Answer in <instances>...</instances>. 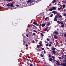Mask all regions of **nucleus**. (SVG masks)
<instances>
[{
    "instance_id": "obj_56",
    "label": "nucleus",
    "mask_w": 66,
    "mask_h": 66,
    "mask_svg": "<svg viewBox=\"0 0 66 66\" xmlns=\"http://www.w3.org/2000/svg\"><path fill=\"white\" fill-rule=\"evenodd\" d=\"M42 26V24H40L39 25V27H41Z\"/></svg>"
},
{
    "instance_id": "obj_58",
    "label": "nucleus",
    "mask_w": 66,
    "mask_h": 66,
    "mask_svg": "<svg viewBox=\"0 0 66 66\" xmlns=\"http://www.w3.org/2000/svg\"><path fill=\"white\" fill-rule=\"evenodd\" d=\"M32 43H35V41H32Z\"/></svg>"
},
{
    "instance_id": "obj_48",
    "label": "nucleus",
    "mask_w": 66,
    "mask_h": 66,
    "mask_svg": "<svg viewBox=\"0 0 66 66\" xmlns=\"http://www.w3.org/2000/svg\"><path fill=\"white\" fill-rule=\"evenodd\" d=\"M46 40H47V41H49V39L48 38H47Z\"/></svg>"
},
{
    "instance_id": "obj_29",
    "label": "nucleus",
    "mask_w": 66,
    "mask_h": 66,
    "mask_svg": "<svg viewBox=\"0 0 66 66\" xmlns=\"http://www.w3.org/2000/svg\"><path fill=\"white\" fill-rule=\"evenodd\" d=\"M48 19H49V18L48 17L46 18L45 19V20H46V21L47 20V19H48Z\"/></svg>"
},
{
    "instance_id": "obj_9",
    "label": "nucleus",
    "mask_w": 66,
    "mask_h": 66,
    "mask_svg": "<svg viewBox=\"0 0 66 66\" xmlns=\"http://www.w3.org/2000/svg\"><path fill=\"white\" fill-rule=\"evenodd\" d=\"M52 9L53 10H56V7H53L52 8Z\"/></svg>"
},
{
    "instance_id": "obj_35",
    "label": "nucleus",
    "mask_w": 66,
    "mask_h": 66,
    "mask_svg": "<svg viewBox=\"0 0 66 66\" xmlns=\"http://www.w3.org/2000/svg\"><path fill=\"white\" fill-rule=\"evenodd\" d=\"M45 46H49V44H45Z\"/></svg>"
},
{
    "instance_id": "obj_64",
    "label": "nucleus",
    "mask_w": 66,
    "mask_h": 66,
    "mask_svg": "<svg viewBox=\"0 0 66 66\" xmlns=\"http://www.w3.org/2000/svg\"><path fill=\"white\" fill-rule=\"evenodd\" d=\"M37 25V26H39V23H38Z\"/></svg>"
},
{
    "instance_id": "obj_34",
    "label": "nucleus",
    "mask_w": 66,
    "mask_h": 66,
    "mask_svg": "<svg viewBox=\"0 0 66 66\" xmlns=\"http://www.w3.org/2000/svg\"><path fill=\"white\" fill-rule=\"evenodd\" d=\"M34 27H35V29H38V28L37 27L35 26H34Z\"/></svg>"
},
{
    "instance_id": "obj_6",
    "label": "nucleus",
    "mask_w": 66,
    "mask_h": 66,
    "mask_svg": "<svg viewBox=\"0 0 66 66\" xmlns=\"http://www.w3.org/2000/svg\"><path fill=\"white\" fill-rule=\"evenodd\" d=\"M37 22L36 21H34V22H33V23L34 24H35V25H37Z\"/></svg>"
},
{
    "instance_id": "obj_54",
    "label": "nucleus",
    "mask_w": 66,
    "mask_h": 66,
    "mask_svg": "<svg viewBox=\"0 0 66 66\" xmlns=\"http://www.w3.org/2000/svg\"><path fill=\"white\" fill-rule=\"evenodd\" d=\"M27 27L28 28H29V27H30V25L28 24Z\"/></svg>"
},
{
    "instance_id": "obj_15",
    "label": "nucleus",
    "mask_w": 66,
    "mask_h": 66,
    "mask_svg": "<svg viewBox=\"0 0 66 66\" xmlns=\"http://www.w3.org/2000/svg\"><path fill=\"white\" fill-rule=\"evenodd\" d=\"M57 23H59V24H60L61 23V22H60V21H57Z\"/></svg>"
},
{
    "instance_id": "obj_4",
    "label": "nucleus",
    "mask_w": 66,
    "mask_h": 66,
    "mask_svg": "<svg viewBox=\"0 0 66 66\" xmlns=\"http://www.w3.org/2000/svg\"><path fill=\"white\" fill-rule=\"evenodd\" d=\"M57 18L55 16V18L53 19V21H57Z\"/></svg>"
},
{
    "instance_id": "obj_53",
    "label": "nucleus",
    "mask_w": 66,
    "mask_h": 66,
    "mask_svg": "<svg viewBox=\"0 0 66 66\" xmlns=\"http://www.w3.org/2000/svg\"><path fill=\"white\" fill-rule=\"evenodd\" d=\"M26 47H28V44H26Z\"/></svg>"
},
{
    "instance_id": "obj_8",
    "label": "nucleus",
    "mask_w": 66,
    "mask_h": 66,
    "mask_svg": "<svg viewBox=\"0 0 66 66\" xmlns=\"http://www.w3.org/2000/svg\"><path fill=\"white\" fill-rule=\"evenodd\" d=\"M51 49L52 50H53V51H55V49H56V48H53V47H51Z\"/></svg>"
},
{
    "instance_id": "obj_62",
    "label": "nucleus",
    "mask_w": 66,
    "mask_h": 66,
    "mask_svg": "<svg viewBox=\"0 0 66 66\" xmlns=\"http://www.w3.org/2000/svg\"><path fill=\"white\" fill-rule=\"evenodd\" d=\"M63 3H65V4H66V2L65 1L64 2H63Z\"/></svg>"
},
{
    "instance_id": "obj_5",
    "label": "nucleus",
    "mask_w": 66,
    "mask_h": 66,
    "mask_svg": "<svg viewBox=\"0 0 66 66\" xmlns=\"http://www.w3.org/2000/svg\"><path fill=\"white\" fill-rule=\"evenodd\" d=\"M50 28H49L48 27H47L45 29V31H46L47 30H50Z\"/></svg>"
},
{
    "instance_id": "obj_27",
    "label": "nucleus",
    "mask_w": 66,
    "mask_h": 66,
    "mask_svg": "<svg viewBox=\"0 0 66 66\" xmlns=\"http://www.w3.org/2000/svg\"><path fill=\"white\" fill-rule=\"evenodd\" d=\"M63 64V66H66V63H64Z\"/></svg>"
},
{
    "instance_id": "obj_18",
    "label": "nucleus",
    "mask_w": 66,
    "mask_h": 66,
    "mask_svg": "<svg viewBox=\"0 0 66 66\" xmlns=\"http://www.w3.org/2000/svg\"><path fill=\"white\" fill-rule=\"evenodd\" d=\"M65 60H63V62L64 63H66V58L65 59Z\"/></svg>"
},
{
    "instance_id": "obj_46",
    "label": "nucleus",
    "mask_w": 66,
    "mask_h": 66,
    "mask_svg": "<svg viewBox=\"0 0 66 66\" xmlns=\"http://www.w3.org/2000/svg\"><path fill=\"white\" fill-rule=\"evenodd\" d=\"M61 57H59L58 58L59 59H61Z\"/></svg>"
},
{
    "instance_id": "obj_37",
    "label": "nucleus",
    "mask_w": 66,
    "mask_h": 66,
    "mask_svg": "<svg viewBox=\"0 0 66 66\" xmlns=\"http://www.w3.org/2000/svg\"><path fill=\"white\" fill-rule=\"evenodd\" d=\"M23 45H24V46L25 45V42H24H24L23 43Z\"/></svg>"
},
{
    "instance_id": "obj_20",
    "label": "nucleus",
    "mask_w": 66,
    "mask_h": 66,
    "mask_svg": "<svg viewBox=\"0 0 66 66\" xmlns=\"http://www.w3.org/2000/svg\"><path fill=\"white\" fill-rule=\"evenodd\" d=\"M62 9V7H60L59 8L57 9L58 11H59V10H61Z\"/></svg>"
},
{
    "instance_id": "obj_63",
    "label": "nucleus",
    "mask_w": 66,
    "mask_h": 66,
    "mask_svg": "<svg viewBox=\"0 0 66 66\" xmlns=\"http://www.w3.org/2000/svg\"><path fill=\"white\" fill-rule=\"evenodd\" d=\"M49 30L47 29L46 31H47V32H48L49 31Z\"/></svg>"
},
{
    "instance_id": "obj_13",
    "label": "nucleus",
    "mask_w": 66,
    "mask_h": 66,
    "mask_svg": "<svg viewBox=\"0 0 66 66\" xmlns=\"http://www.w3.org/2000/svg\"><path fill=\"white\" fill-rule=\"evenodd\" d=\"M40 55L41 57H44V55H43L42 54H40Z\"/></svg>"
},
{
    "instance_id": "obj_32",
    "label": "nucleus",
    "mask_w": 66,
    "mask_h": 66,
    "mask_svg": "<svg viewBox=\"0 0 66 66\" xmlns=\"http://www.w3.org/2000/svg\"><path fill=\"white\" fill-rule=\"evenodd\" d=\"M40 46V45H37V48H39V47Z\"/></svg>"
},
{
    "instance_id": "obj_55",
    "label": "nucleus",
    "mask_w": 66,
    "mask_h": 66,
    "mask_svg": "<svg viewBox=\"0 0 66 66\" xmlns=\"http://www.w3.org/2000/svg\"><path fill=\"white\" fill-rule=\"evenodd\" d=\"M42 50H44V48H42Z\"/></svg>"
},
{
    "instance_id": "obj_25",
    "label": "nucleus",
    "mask_w": 66,
    "mask_h": 66,
    "mask_svg": "<svg viewBox=\"0 0 66 66\" xmlns=\"http://www.w3.org/2000/svg\"><path fill=\"white\" fill-rule=\"evenodd\" d=\"M50 22H48V23L47 24V26H50Z\"/></svg>"
},
{
    "instance_id": "obj_19",
    "label": "nucleus",
    "mask_w": 66,
    "mask_h": 66,
    "mask_svg": "<svg viewBox=\"0 0 66 66\" xmlns=\"http://www.w3.org/2000/svg\"><path fill=\"white\" fill-rule=\"evenodd\" d=\"M49 10L50 11H53V9H52V8L50 9Z\"/></svg>"
},
{
    "instance_id": "obj_17",
    "label": "nucleus",
    "mask_w": 66,
    "mask_h": 66,
    "mask_svg": "<svg viewBox=\"0 0 66 66\" xmlns=\"http://www.w3.org/2000/svg\"><path fill=\"white\" fill-rule=\"evenodd\" d=\"M54 33L55 34H58V32L56 31H54Z\"/></svg>"
},
{
    "instance_id": "obj_2",
    "label": "nucleus",
    "mask_w": 66,
    "mask_h": 66,
    "mask_svg": "<svg viewBox=\"0 0 66 66\" xmlns=\"http://www.w3.org/2000/svg\"><path fill=\"white\" fill-rule=\"evenodd\" d=\"M55 17H56L57 18H62V15H60V14L59 13H57L56 15L55 16Z\"/></svg>"
},
{
    "instance_id": "obj_41",
    "label": "nucleus",
    "mask_w": 66,
    "mask_h": 66,
    "mask_svg": "<svg viewBox=\"0 0 66 66\" xmlns=\"http://www.w3.org/2000/svg\"><path fill=\"white\" fill-rule=\"evenodd\" d=\"M64 16H65V17H66V13H65L63 15Z\"/></svg>"
},
{
    "instance_id": "obj_57",
    "label": "nucleus",
    "mask_w": 66,
    "mask_h": 66,
    "mask_svg": "<svg viewBox=\"0 0 66 66\" xmlns=\"http://www.w3.org/2000/svg\"><path fill=\"white\" fill-rule=\"evenodd\" d=\"M28 58H29V59H30V56H28Z\"/></svg>"
},
{
    "instance_id": "obj_3",
    "label": "nucleus",
    "mask_w": 66,
    "mask_h": 66,
    "mask_svg": "<svg viewBox=\"0 0 66 66\" xmlns=\"http://www.w3.org/2000/svg\"><path fill=\"white\" fill-rule=\"evenodd\" d=\"M33 2L32 0H29L27 1V3H29L30 4H31Z\"/></svg>"
},
{
    "instance_id": "obj_50",
    "label": "nucleus",
    "mask_w": 66,
    "mask_h": 66,
    "mask_svg": "<svg viewBox=\"0 0 66 66\" xmlns=\"http://www.w3.org/2000/svg\"><path fill=\"white\" fill-rule=\"evenodd\" d=\"M53 61L54 62H55V61H56V60H55L54 59H53Z\"/></svg>"
},
{
    "instance_id": "obj_12",
    "label": "nucleus",
    "mask_w": 66,
    "mask_h": 66,
    "mask_svg": "<svg viewBox=\"0 0 66 66\" xmlns=\"http://www.w3.org/2000/svg\"><path fill=\"white\" fill-rule=\"evenodd\" d=\"M48 60H49V61H52V58H49L48 59Z\"/></svg>"
},
{
    "instance_id": "obj_42",
    "label": "nucleus",
    "mask_w": 66,
    "mask_h": 66,
    "mask_svg": "<svg viewBox=\"0 0 66 66\" xmlns=\"http://www.w3.org/2000/svg\"><path fill=\"white\" fill-rule=\"evenodd\" d=\"M37 50L38 51H42V50Z\"/></svg>"
},
{
    "instance_id": "obj_33",
    "label": "nucleus",
    "mask_w": 66,
    "mask_h": 66,
    "mask_svg": "<svg viewBox=\"0 0 66 66\" xmlns=\"http://www.w3.org/2000/svg\"><path fill=\"white\" fill-rule=\"evenodd\" d=\"M33 34V35H34V36H35V35H36V34L35 33H33L32 34Z\"/></svg>"
},
{
    "instance_id": "obj_39",
    "label": "nucleus",
    "mask_w": 66,
    "mask_h": 66,
    "mask_svg": "<svg viewBox=\"0 0 66 66\" xmlns=\"http://www.w3.org/2000/svg\"><path fill=\"white\" fill-rule=\"evenodd\" d=\"M61 65H62V66H63V63H61L60 64Z\"/></svg>"
},
{
    "instance_id": "obj_24",
    "label": "nucleus",
    "mask_w": 66,
    "mask_h": 66,
    "mask_svg": "<svg viewBox=\"0 0 66 66\" xmlns=\"http://www.w3.org/2000/svg\"><path fill=\"white\" fill-rule=\"evenodd\" d=\"M40 35H41V36H44V34H43L42 33H41L40 34Z\"/></svg>"
},
{
    "instance_id": "obj_1",
    "label": "nucleus",
    "mask_w": 66,
    "mask_h": 66,
    "mask_svg": "<svg viewBox=\"0 0 66 66\" xmlns=\"http://www.w3.org/2000/svg\"><path fill=\"white\" fill-rule=\"evenodd\" d=\"M11 4L10 5H9V4H7L6 5V6H11L12 7H15V6L13 5H14V3H11Z\"/></svg>"
},
{
    "instance_id": "obj_40",
    "label": "nucleus",
    "mask_w": 66,
    "mask_h": 66,
    "mask_svg": "<svg viewBox=\"0 0 66 66\" xmlns=\"http://www.w3.org/2000/svg\"><path fill=\"white\" fill-rule=\"evenodd\" d=\"M64 37H66V33L64 35Z\"/></svg>"
},
{
    "instance_id": "obj_10",
    "label": "nucleus",
    "mask_w": 66,
    "mask_h": 66,
    "mask_svg": "<svg viewBox=\"0 0 66 66\" xmlns=\"http://www.w3.org/2000/svg\"><path fill=\"white\" fill-rule=\"evenodd\" d=\"M54 38H55V39H57L58 38V37L56 35H54Z\"/></svg>"
},
{
    "instance_id": "obj_36",
    "label": "nucleus",
    "mask_w": 66,
    "mask_h": 66,
    "mask_svg": "<svg viewBox=\"0 0 66 66\" xmlns=\"http://www.w3.org/2000/svg\"><path fill=\"white\" fill-rule=\"evenodd\" d=\"M30 66H33V65H32V64L30 63Z\"/></svg>"
},
{
    "instance_id": "obj_28",
    "label": "nucleus",
    "mask_w": 66,
    "mask_h": 66,
    "mask_svg": "<svg viewBox=\"0 0 66 66\" xmlns=\"http://www.w3.org/2000/svg\"><path fill=\"white\" fill-rule=\"evenodd\" d=\"M48 56L49 57H51V54H49Z\"/></svg>"
},
{
    "instance_id": "obj_60",
    "label": "nucleus",
    "mask_w": 66,
    "mask_h": 66,
    "mask_svg": "<svg viewBox=\"0 0 66 66\" xmlns=\"http://www.w3.org/2000/svg\"><path fill=\"white\" fill-rule=\"evenodd\" d=\"M56 63H59V61H56Z\"/></svg>"
},
{
    "instance_id": "obj_23",
    "label": "nucleus",
    "mask_w": 66,
    "mask_h": 66,
    "mask_svg": "<svg viewBox=\"0 0 66 66\" xmlns=\"http://www.w3.org/2000/svg\"><path fill=\"white\" fill-rule=\"evenodd\" d=\"M61 57L62 60H63V58H65V57H64L63 56H62Z\"/></svg>"
},
{
    "instance_id": "obj_7",
    "label": "nucleus",
    "mask_w": 66,
    "mask_h": 66,
    "mask_svg": "<svg viewBox=\"0 0 66 66\" xmlns=\"http://www.w3.org/2000/svg\"><path fill=\"white\" fill-rule=\"evenodd\" d=\"M52 13H53L54 15H55L56 14V11H55L54 10L52 12Z\"/></svg>"
},
{
    "instance_id": "obj_11",
    "label": "nucleus",
    "mask_w": 66,
    "mask_h": 66,
    "mask_svg": "<svg viewBox=\"0 0 66 66\" xmlns=\"http://www.w3.org/2000/svg\"><path fill=\"white\" fill-rule=\"evenodd\" d=\"M51 51L52 52V53H53V54H55V53H56V52L54 51Z\"/></svg>"
},
{
    "instance_id": "obj_49",
    "label": "nucleus",
    "mask_w": 66,
    "mask_h": 66,
    "mask_svg": "<svg viewBox=\"0 0 66 66\" xmlns=\"http://www.w3.org/2000/svg\"><path fill=\"white\" fill-rule=\"evenodd\" d=\"M26 36H27V37H29V35H28V34H26Z\"/></svg>"
},
{
    "instance_id": "obj_26",
    "label": "nucleus",
    "mask_w": 66,
    "mask_h": 66,
    "mask_svg": "<svg viewBox=\"0 0 66 66\" xmlns=\"http://www.w3.org/2000/svg\"><path fill=\"white\" fill-rule=\"evenodd\" d=\"M65 26V24H62V25L61 26V27H64Z\"/></svg>"
},
{
    "instance_id": "obj_47",
    "label": "nucleus",
    "mask_w": 66,
    "mask_h": 66,
    "mask_svg": "<svg viewBox=\"0 0 66 66\" xmlns=\"http://www.w3.org/2000/svg\"><path fill=\"white\" fill-rule=\"evenodd\" d=\"M63 22H61V24H63Z\"/></svg>"
},
{
    "instance_id": "obj_31",
    "label": "nucleus",
    "mask_w": 66,
    "mask_h": 66,
    "mask_svg": "<svg viewBox=\"0 0 66 66\" xmlns=\"http://www.w3.org/2000/svg\"><path fill=\"white\" fill-rule=\"evenodd\" d=\"M39 44L40 45V46H42V43H39Z\"/></svg>"
},
{
    "instance_id": "obj_38",
    "label": "nucleus",
    "mask_w": 66,
    "mask_h": 66,
    "mask_svg": "<svg viewBox=\"0 0 66 66\" xmlns=\"http://www.w3.org/2000/svg\"><path fill=\"white\" fill-rule=\"evenodd\" d=\"M52 16H53V14H52L51 15L50 17H52Z\"/></svg>"
},
{
    "instance_id": "obj_16",
    "label": "nucleus",
    "mask_w": 66,
    "mask_h": 66,
    "mask_svg": "<svg viewBox=\"0 0 66 66\" xmlns=\"http://www.w3.org/2000/svg\"><path fill=\"white\" fill-rule=\"evenodd\" d=\"M45 24L44 23H43L42 24V27H45Z\"/></svg>"
},
{
    "instance_id": "obj_44",
    "label": "nucleus",
    "mask_w": 66,
    "mask_h": 66,
    "mask_svg": "<svg viewBox=\"0 0 66 66\" xmlns=\"http://www.w3.org/2000/svg\"><path fill=\"white\" fill-rule=\"evenodd\" d=\"M51 46H52V45H51V44H50L49 45V47H51Z\"/></svg>"
},
{
    "instance_id": "obj_51",
    "label": "nucleus",
    "mask_w": 66,
    "mask_h": 66,
    "mask_svg": "<svg viewBox=\"0 0 66 66\" xmlns=\"http://www.w3.org/2000/svg\"><path fill=\"white\" fill-rule=\"evenodd\" d=\"M19 6V5H16V6H17V7H18Z\"/></svg>"
},
{
    "instance_id": "obj_21",
    "label": "nucleus",
    "mask_w": 66,
    "mask_h": 66,
    "mask_svg": "<svg viewBox=\"0 0 66 66\" xmlns=\"http://www.w3.org/2000/svg\"><path fill=\"white\" fill-rule=\"evenodd\" d=\"M56 2V1H55V0H54L52 2V3H54V2Z\"/></svg>"
},
{
    "instance_id": "obj_43",
    "label": "nucleus",
    "mask_w": 66,
    "mask_h": 66,
    "mask_svg": "<svg viewBox=\"0 0 66 66\" xmlns=\"http://www.w3.org/2000/svg\"><path fill=\"white\" fill-rule=\"evenodd\" d=\"M52 57L53 58V59H55V57L54 56H52Z\"/></svg>"
},
{
    "instance_id": "obj_61",
    "label": "nucleus",
    "mask_w": 66,
    "mask_h": 66,
    "mask_svg": "<svg viewBox=\"0 0 66 66\" xmlns=\"http://www.w3.org/2000/svg\"><path fill=\"white\" fill-rule=\"evenodd\" d=\"M63 56H65V57H66V55H63Z\"/></svg>"
},
{
    "instance_id": "obj_14",
    "label": "nucleus",
    "mask_w": 66,
    "mask_h": 66,
    "mask_svg": "<svg viewBox=\"0 0 66 66\" xmlns=\"http://www.w3.org/2000/svg\"><path fill=\"white\" fill-rule=\"evenodd\" d=\"M14 0H7L6 1H8V2H10V1H14Z\"/></svg>"
},
{
    "instance_id": "obj_30",
    "label": "nucleus",
    "mask_w": 66,
    "mask_h": 66,
    "mask_svg": "<svg viewBox=\"0 0 66 66\" xmlns=\"http://www.w3.org/2000/svg\"><path fill=\"white\" fill-rule=\"evenodd\" d=\"M56 64H57V65H59V66H60V65H61V64H60V63H56Z\"/></svg>"
},
{
    "instance_id": "obj_45",
    "label": "nucleus",
    "mask_w": 66,
    "mask_h": 66,
    "mask_svg": "<svg viewBox=\"0 0 66 66\" xmlns=\"http://www.w3.org/2000/svg\"><path fill=\"white\" fill-rule=\"evenodd\" d=\"M34 32H35L36 33H37V31H36V30H34Z\"/></svg>"
},
{
    "instance_id": "obj_52",
    "label": "nucleus",
    "mask_w": 66,
    "mask_h": 66,
    "mask_svg": "<svg viewBox=\"0 0 66 66\" xmlns=\"http://www.w3.org/2000/svg\"><path fill=\"white\" fill-rule=\"evenodd\" d=\"M45 51V50H44V53L45 54V53H46V52Z\"/></svg>"
},
{
    "instance_id": "obj_22",
    "label": "nucleus",
    "mask_w": 66,
    "mask_h": 66,
    "mask_svg": "<svg viewBox=\"0 0 66 66\" xmlns=\"http://www.w3.org/2000/svg\"><path fill=\"white\" fill-rule=\"evenodd\" d=\"M62 7L63 8H65V4H63L62 5Z\"/></svg>"
},
{
    "instance_id": "obj_59",
    "label": "nucleus",
    "mask_w": 66,
    "mask_h": 66,
    "mask_svg": "<svg viewBox=\"0 0 66 66\" xmlns=\"http://www.w3.org/2000/svg\"><path fill=\"white\" fill-rule=\"evenodd\" d=\"M49 43L50 44H52V42H50Z\"/></svg>"
}]
</instances>
